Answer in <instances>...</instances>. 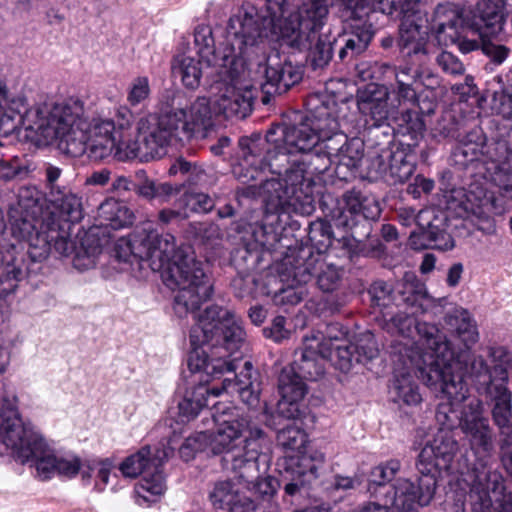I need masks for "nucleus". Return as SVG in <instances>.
Wrapping results in <instances>:
<instances>
[{
  "mask_svg": "<svg viewBox=\"0 0 512 512\" xmlns=\"http://www.w3.org/2000/svg\"><path fill=\"white\" fill-rule=\"evenodd\" d=\"M460 428L472 450L490 454L493 449L492 431L488 419L482 416V405L478 399L468 400L463 406Z\"/></svg>",
  "mask_w": 512,
  "mask_h": 512,
  "instance_id": "18",
  "label": "nucleus"
},
{
  "mask_svg": "<svg viewBox=\"0 0 512 512\" xmlns=\"http://www.w3.org/2000/svg\"><path fill=\"white\" fill-rule=\"evenodd\" d=\"M18 211L11 213L12 233L20 240L27 241L30 247V255L34 259L46 258L52 249V239L50 231L47 228L48 223H52L48 218L41 222L37 229V220L30 216H20Z\"/></svg>",
  "mask_w": 512,
  "mask_h": 512,
  "instance_id": "20",
  "label": "nucleus"
},
{
  "mask_svg": "<svg viewBox=\"0 0 512 512\" xmlns=\"http://www.w3.org/2000/svg\"><path fill=\"white\" fill-rule=\"evenodd\" d=\"M327 169V163L312 159L294 160L283 178L265 179L259 194L263 195L267 210L272 213L310 214L314 210L313 179L316 173Z\"/></svg>",
  "mask_w": 512,
  "mask_h": 512,
  "instance_id": "6",
  "label": "nucleus"
},
{
  "mask_svg": "<svg viewBox=\"0 0 512 512\" xmlns=\"http://www.w3.org/2000/svg\"><path fill=\"white\" fill-rule=\"evenodd\" d=\"M170 113L178 120L177 126L183 140L194 136L205 138L214 126L210 102L206 97L196 98L188 110L172 109Z\"/></svg>",
  "mask_w": 512,
  "mask_h": 512,
  "instance_id": "21",
  "label": "nucleus"
},
{
  "mask_svg": "<svg viewBox=\"0 0 512 512\" xmlns=\"http://www.w3.org/2000/svg\"><path fill=\"white\" fill-rule=\"evenodd\" d=\"M173 453V448L168 444H161L154 448L149 456V465L152 469L151 477L144 476L141 482L136 486V493L139 498L147 503L157 501L166 490L165 479L160 467Z\"/></svg>",
  "mask_w": 512,
  "mask_h": 512,
  "instance_id": "29",
  "label": "nucleus"
},
{
  "mask_svg": "<svg viewBox=\"0 0 512 512\" xmlns=\"http://www.w3.org/2000/svg\"><path fill=\"white\" fill-rule=\"evenodd\" d=\"M375 30L371 23H357L351 27L343 37V46L338 56L341 61H349L365 52L373 37Z\"/></svg>",
  "mask_w": 512,
  "mask_h": 512,
  "instance_id": "39",
  "label": "nucleus"
},
{
  "mask_svg": "<svg viewBox=\"0 0 512 512\" xmlns=\"http://www.w3.org/2000/svg\"><path fill=\"white\" fill-rule=\"evenodd\" d=\"M388 98V89L376 84L367 85L358 92V110L364 116L367 125L379 127L387 121Z\"/></svg>",
  "mask_w": 512,
  "mask_h": 512,
  "instance_id": "28",
  "label": "nucleus"
},
{
  "mask_svg": "<svg viewBox=\"0 0 512 512\" xmlns=\"http://www.w3.org/2000/svg\"><path fill=\"white\" fill-rule=\"evenodd\" d=\"M178 120L170 111L158 117H141L136 124V135L122 142L119 148L121 159H139L148 162L166 155L169 146L182 141Z\"/></svg>",
  "mask_w": 512,
  "mask_h": 512,
  "instance_id": "12",
  "label": "nucleus"
},
{
  "mask_svg": "<svg viewBox=\"0 0 512 512\" xmlns=\"http://www.w3.org/2000/svg\"><path fill=\"white\" fill-rule=\"evenodd\" d=\"M427 22V15L421 7L418 8L417 13H411L402 18L398 45L407 57L428 55L430 27Z\"/></svg>",
  "mask_w": 512,
  "mask_h": 512,
  "instance_id": "22",
  "label": "nucleus"
},
{
  "mask_svg": "<svg viewBox=\"0 0 512 512\" xmlns=\"http://www.w3.org/2000/svg\"><path fill=\"white\" fill-rule=\"evenodd\" d=\"M309 240L318 249H327L332 244L331 225L325 221H316L310 225Z\"/></svg>",
  "mask_w": 512,
  "mask_h": 512,
  "instance_id": "62",
  "label": "nucleus"
},
{
  "mask_svg": "<svg viewBox=\"0 0 512 512\" xmlns=\"http://www.w3.org/2000/svg\"><path fill=\"white\" fill-rule=\"evenodd\" d=\"M385 67L392 69L395 76L396 87L393 91L399 102L416 100V89L420 77L419 68L414 69L409 63L398 68L388 65H385Z\"/></svg>",
  "mask_w": 512,
  "mask_h": 512,
  "instance_id": "46",
  "label": "nucleus"
},
{
  "mask_svg": "<svg viewBox=\"0 0 512 512\" xmlns=\"http://www.w3.org/2000/svg\"><path fill=\"white\" fill-rule=\"evenodd\" d=\"M47 228L50 231L52 248H54L55 251L60 255H68L72 251V243L69 239L70 226H65L61 223H55L53 216L52 223H48Z\"/></svg>",
  "mask_w": 512,
  "mask_h": 512,
  "instance_id": "59",
  "label": "nucleus"
},
{
  "mask_svg": "<svg viewBox=\"0 0 512 512\" xmlns=\"http://www.w3.org/2000/svg\"><path fill=\"white\" fill-rule=\"evenodd\" d=\"M398 293L401 300L413 309L421 306V300L426 296V288L413 272H407L399 283Z\"/></svg>",
  "mask_w": 512,
  "mask_h": 512,
  "instance_id": "51",
  "label": "nucleus"
},
{
  "mask_svg": "<svg viewBox=\"0 0 512 512\" xmlns=\"http://www.w3.org/2000/svg\"><path fill=\"white\" fill-rule=\"evenodd\" d=\"M426 0H343L349 6H371L386 15L405 16L417 13Z\"/></svg>",
  "mask_w": 512,
  "mask_h": 512,
  "instance_id": "43",
  "label": "nucleus"
},
{
  "mask_svg": "<svg viewBox=\"0 0 512 512\" xmlns=\"http://www.w3.org/2000/svg\"><path fill=\"white\" fill-rule=\"evenodd\" d=\"M244 334L235 314L216 305L206 308L191 329L193 349L188 357L189 369L192 372L203 371L213 380L235 372L239 360L230 358L239 349Z\"/></svg>",
  "mask_w": 512,
  "mask_h": 512,
  "instance_id": "3",
  "label": "nucleus"
},
{
  "mask_svg": "<svg viewBox=\"0 0 512 512\" xmlns=\"http://www.w3.org/2000/svg\"><path fill=\"white\" fill-rule=\"evenodd\" d=\"M401 463L399 460L391 459L375 466L370 473L371 484L383 486L392 481L400 471Z\"/></svg>",
  "mask_w": 512,
  "mask_h": 512,
  "instance_id": "60",
  "label": "nucleus"
},
{
  "mask_svg": "<svg viewBox=\"0 0 512 512\" xmlns=\"http://www.w3.org/2000/svg\"><path fill=\"white\" fill-rule=\"evenodd\" d=\"M151 448L149 446L141 448L136 453L128 456L119 467V470L125 477L136 478L141 473L144 476L151 477L152 469L149 465V456Z\"/></svg>",
  "mask_w": 512,
  "mask_h": 512,
  "instance_id": "54",
  "label": "nucleus"
},
{
  "mask_svg": "<svg viewBox=\"0 0 512 512\" xmlns=\"http://www.w3.org/2000/svg\"><path fill=\"white\" fill-rule=\"evenodd\" d=\"M285 478L288 482L284 486V491L289 496L301 494L314 481V472L301 470L298 468H289L288 463L284 462Z\"/></svg>",
  "mask_w": 512,
  "mask_h": 512,
  "instance_id": "55",
  "label": "nucleus"
},
{
  "mask_svg": "<svg viewBox=\"0 0 512 512\" xmlns=\"http://www.w3.org/2000/svg\"><path fill=\"white\" fill-rule=\"evenodd\" d=\"M436 490L435 475L422 474L417 484L406 478H398L387 492L386 501L399 512H413L428 505Z\"/></svg>",
  "mask_w": 512,
  "mask_h": 512,
  "instance_id": "16",
  "label": "nucleus"
},
{
  "mask_svg": "<svg viewBox=\"0 0 512 512\" xmlns=\"http://www.w3.org/2000/svg\"><path fill=\"white\" fill-rule=\"evenodd\" d=\"M278 444L291 455H300L308 442L307 433L294 424L287 425L277 433Z\"/></svg>",
  "mask_w": 512,
  "mask_h": 512,
  "instance_id": "53",
  "label": "nucleus"
},
{
  "mask_svg": "<svg viewBox=\"0 0 512 512\" xmlns=\"http://www.w3.org/2000/svg\"><path fill=\"white\" fill-rule=\"evenodd\" d=\"M336 42L335 38L330 35L315 33V37L311 36L310 40L305 42L303 47L299 49L308 48V58L314 69L324 68L329 64L333 56V44Z\"/></svg>",
  "mask_w": 512,
  "mask_h": 512,
  "instance_id": "48",
  "label": "nucleus"
},
{
  "mask_svg": "<svg viewBox=\"0 0 512 512\" xmlns=\"http://www.w3.org/2000/svg\"><path fill=\"white\" fill-rule=\"evenodd\" d=\"M352 344L356 363L371 361L379 355V347L371 331L367 330L356 335Z\"/></svg>",
  "mask_w": 512,
  "mask_h": 512,
  "instance_id": "56",
  "label": "nucleus"
},
{
  "mask_svg": "<svg viewBox=\"0 0 512 512\" xmlns=\"http://www.w3.org/2000/svg\"><path fill=\"white\" fill-rule=\"evenodd\" d=\"M194 44L197 49V55L201 58L209 70L207 73H213L217 70L216 66L227 68L232 62L243 61L249 47H239L238 40L231 38L226 28V39L223 47L216 50L212 28L208 25H199L194 31Z\"/></svg>",
  "mask_w": 512,
  "mask_h": 512,
  "instance_id": "14",
  "label": "nucleus"
},
{
  "mask_svg": "<svg viewBox=\"0 0 512 512\" xmlns=\"http://www.w3.org/2000/svg\"><path fill=\"white\" fill-rule=\"evenodd\" d=\"M318 261V255L306 250L299 251L297 255L286 256L281 265V281L291 289L308 283L313 271H316Z\"/></svg>",
  "mask_w": 512,
  "mask_h": 512,
  "instance_id": "34",
  "label": "nucleus"
},
{
  "mask_svg": "<svg viewBox=\"0 0 512 512\" xmlns=\"http://www.w3.org/2000/svg\"><path fill=\"white\" fill-rule=\"evenodd\" d=\"M19 125L27 132L26 137L37 145L58 142L66 154L78 157L87 154L95 161L113 156L121 159L119 148L128 142L124 135L117 137L114 120L95 117L86 122L84 104L78 99L62 102H39L28 107L22 93H12L0 81V132L13 133Z\"/></svg>",
  "mask_w": 512,
  "mask_h": 512,
  "instance_id": "1",
  "label": "nucleus"
},
{
  "mask_svg": "<svg viewBox=\"0 0 512 512\" xmlns=\"http://www.w3.org/2000/svg\"><path fill=\"white\" fill-rule=\"evenodd\" d=\"M320 339L318 334H310L303 337V347L293 364L287 369H293L306 380H317L324 374V361L326 357L320 354ZM298 352H296V356Z\"/></svg>",
  "mask_w": 512,
  "mask_h": 512,
  "instance_id": "32",
  "label": "nucleus"
},
{
  "mask_svg": "<svg viewBox=\"0 0 512 512\" xmlns=\"http://www.w3.org/2000/svg\"><path fill=\"white\" fill-rule=\"evenodd\" d=\"M465 201L460 203V217L470 215L482 218L487 215L495 206V199L491 193L484 191L477 185H471L467 193L463 195Z\"/></svg>",
  "mask_w": 512,
  "mask_h": 512,
  "instance_id": "44",
  "label": "nucleus"
},
{
  "mask_svg": "<svg viewBox=\"0 0 512 512\" xmlns=\"http://www.w3.org/2000/svg\"><path fill=\"white\" fill-rule=\"evenodd\" d=\"M449 323L455 326L457 337L465 348H470L478 341V331L475 322L465 309H457L449 316Z\"/></svg>",
  "mask_w": 512,
  "mask_h": 512,
  "instance_id": "49",
  "label": "nucleus"
},
{
  "mask_svg": "<svg viewBox=\"0 0 512 512\" xmlns=\"http://www.w3.org/2000/svg\"><path fill=\"white\" fill-rule=\"evenodd\" d=\"M344 269L319 259L316 268V284L323 293H332L340 288Z\"/></svg>",
  "mask_w": 512,
  "mask_h": 512,
  "instance_id": "50",
  "label": "nucleus"
},
{
  "mask_svg": "<svg viewBox=\"0 0 512 512\" xmlns=\"http://www.w3.org/2000/svg\"><path fill=\"white\" fill-rule=\"evenodd\" d=\"M432 29L438 35L446 34L450 41H458V48L462 53H469L479 49L482 40L468 39L459 36V28H467L462 13L452 4H440L434 11Z\"/></svg>",
  "mask_w": 512,
  "mask_h": 512,
  "instance_id": "23",
  "label": "nucleus"
},
{
  "mask_svg": "<svg viewBox=\"0 0 512 512\" xmlns=\"http://www.w3.org/2000/svg\"><path fill=\"white\" fill-rule=\"evenodd\" d=\"M414 314V311L410 313L399 311L389 319H385L382 324L383 329L389 334L412 341L411 344L406 343L403 347H394L404 368L416 370V364L411 361V355L417 356L418 354L425 357L427 368L432 366L433 362L451 360L454 357V352L446 336L435 325L418 322Z\"/></svg>",
  "mask_w": 512,
  "mask_h": 512,
  "instance_id": "9",
  "label": "nucleus"
},
{
  "mask_svg": "<svg viewBox=\"0 0 512 512\" xmlns=\"http://www.w3.org/2000/svg\"><path fill=\"white\" fill-rule=\"evenodd\" d=\"M411 361L416 364L418 377L423 383L435 392H440L447 400L438 405L436 421L439 429L460 427L461 412L467 404L468 387L464 382V370L462 364L454 357L443 362H433L432 366L426 367L425 357L411 355Z\"/></svg>",
  "mask_w": 512,
  "mask_h": 512,
  "instance_id": "8",
  "label": "nucleus"
},
{
  "mask_svg": "<svg viewBox=\"0 0 512 512\" xmlns=\"http://www.w3.org/2000/svg\"><path fill=\"white\" fill-rule=\"evenodd\" d=\"M325 461V455L321 451L314 450L310 453H306L304 449L300 455H287L285 457V463H288L289 468L301 469L314 472V479L317 478V469Z\"/></svg>",
  "mask_w": 512,
  "mask_h": 512,
  "instance_id": "57",
  "label": "nucleus"
},
{
  "mask_svg": "<svg viewBox=\"0 0 512 512\" xmlns=\"http://www.w3.org/2000/svg\"><path fill=\"white\" fill-rule=\"evenodd\" d=\"M211 413L215 431H204L209 450L215 454L226 453L233 472L247 480L258 473V458L267 441L264 430L252 425L250 419L233 406L213 404Z\"/></svg>",
  "mask_w": 512,
  "mask_h": 512,
  "instance_id": "4",
  "label": "nucleus"
},
{
  "mask_svg": "<svg viewBox=\"0 0 512 512\" xmlns=\"http://www.w3.org/2000/svg\"><path fill=\"white\" fill-rule=\"evenodd\" d=\"M469 482L473 491L485 497L490 493L500 495L504 489L501 473L483 461L474 464L469 472Z\"/></svg>",
  "mask_w": 512,
  "mask_h": 512,
  "instance_id": "40",
  "label": "nucleus"
},
{
  "mask_svg": "<svg viewBox=\"0 0 512 512\" xmlns=\"http://www.w3.org/2000/svg\"><path fill=\"white\" fill-rule=\"evenodd\" d=\"M267 144L271 145L267 138L263 140L259 135L242 137L239 140V159L233 167V174L243 184L254 188L257 184L251 182L259 181V187L265 182L263 174L270 168L269 161L272 159L271 151H267Z\"/></svg>",
  "mask_w": 512,
  "mask_h": 512,
  "instance_id": "15",
  "label": "nucleus"
},
{
  "mask_svg": "<svg viewBox=\"0 0 512 512\" xmlns=\"http://www.w3.org/2000/svg\"><path fill=\"white\" fill-rule=\"evenodd\" d=\"M150 81L147 76L135 77L127 87L126 101L131 107L144 104L150 96Z\"/></svg>",
  "mask_w": 512,
  "mask_h": 512,
  "instance_id": "58",
  "label": "nucleus"
},
{
  "mask_svg": "<svg viewBox=\"0 0 512 512\" xmlns=\"http://www.w3.org/2000/svg\"><path fill=\"white\" fill-rule=\"evenodd\" d=\"M98 218L102 224L113 229H120L133 223L134 213L122 202L109 198L100 204Z\"/></svg>",
  "mask_w": 512,
  "mask_h": 512,
  "instance_id": "45",
  "label": "nucleus"
},
{
  "mask_svg": "<svg viewBox=\"0 0 512 512\" xmlns=\"http://www.w3.org/2000/svg\"><path fill=\"white\" fill-rule=\"evenodd\" d=\"M180 203L185 206L186 211L193 212H208L214 206L212 198L201 192H186L181 197Z\"/></svg>",
  "mask_w": 512,
  "mask_h": 512,
  "instance_id": "63",
  "label": "nucleus"
},
{
  "mask_svg": "<svg viewBox=\"0 0 512 512\" xmlns=\"http://www.w3.org/2000/svg\"><path fill=\"white\" fill-rule=\"evenodd\" d=\"M50 198L55 210L47 217L50 221L53 216L55 223H61L65 226L81 221L84 216V209L80 195L63 187V190L54 189Z\"/></svg>",
  "mask_w": 512,
  "mask_h": 512,
  "instance_id": "37",
  "label": "nucleus"
},
{
  "mask_svg": "<svg viewBox=\"0 0 512 512\" xmlns=\"http://www.w3.org/2000/svg\"><path fill=\"white\" fill-rule=\"evenodd\" d=\"M488 393L493 397L495 405L492 411L495 424L502 436V447L512 446V397L505 384L490 381Z\"/></svg>",
  "mask_w": 512,
  "mask_h": 512,
  "instance_id": "35",
  "label": "nucleus"
},
{
  "mask_svg": "<svg viewBox=\"0 0 512 512\" xmlns=\"http://www.w3.org/2000/svg\"><path fill=\"white\" fill-rule=\"evenodd\" d=\"M412 158L403 149H383L372 160L371 165L379 175L389 177L394 183H403L414 173L415 165Z\"/></svg>",
  "mask_w": 512,
  "mask_h": 512,
  "instance_id": "30",
  "label": "nucleus"
},
{
  "mask_svg": "<svg viewBox=\"0 0 512 512\" xmlns=\"http://www.w3.org/2000/svg\"><path fill=\"white\" fill-rule=\"evenodd\" d=\"M479 163L486 170V177L499 188L510 175L509 151L505 141H487L481 145Z\"/></svg>",
  "mask_w": 512,
  "mask_h": 512,
  "instance_id": "33",
  "label": "nucleus"
},
{
  "mask_svg": "<svg viewBox=\"0 0 512 512\" xmlns=\"http://www.w3.org/2000/svg\"><path fill=\"white\" fill-rule=\"evenodd\" d=\"M460 428L472 450L490 454L493 449L492 431L488 419L482 416V405L478 399L468 400L463 406Z\"/></svg>",
  "mask_w": 512,
  "mask_h": 512,
  "instance_id": "19",
  "label": "nucleus"
},
{
  "mask_svg": "<svg viewBox=\"0 0 512 512\" xmlns=\"http://www.w3.org/2000/svg\"><path fill=\"white\" fill-rule=\"evenodd\" d=\"M205 62L199 58L196 59L190 55H177L172 62V72L179 77L182 84L191 90L197 89L201 84V79L205 75L207 83V72Z\"/></svg>",
  "mask_w": 512,
  "mask_h": 512,
  "instance_id": "41",
  "label": "nucleus"
},
{
  "mask_svg": "<svg viewBox=\"0 0 512 512\" xmlns=\"http://www.w3.org/2000/svg\"><path fill=\"white\" fill-rule=\"evenodd\" d=\"M115 253L121 261L127 262L131 256L146 261L153 271H160L167 265L162 280L168 288L177 291L176 305L186 311H196L213 293V284L203 263L189 248L176 249L175 237L170 233L159 234L155 229L144 228L133 241L120 238L115 244Z\"/></svg>",
  "mask_w": 512,
  "mask_h": 512,
  "instance_id": "2",
  "label": "nucleus"
},
{
  "mask_svg": "<svg viewBox=\"0 0 512 512\" xmlns=\"http://www.w3.org/2000/svg\"><path fill=\"white\" fill-rule=\"evenodd\" d=\"M330 6L329 0H302L297 12H294V22L299 25L301 32V47L323 28Z\"/></svg>",
  "mask_w": 512,
  "mask_h": 512,
  "instance_id": "31",
  "label": "nucleus"
},
{
  "mask_svg": "<svg viewBox=\"0 0 512 512\" xmlns=\"http://www.w3.org/2000/svg\"><path fill=\"white\" fill-rule=\"evenodd\" d=\"M0 438L16 460L35 466L37 476L42 480L55 475L57 456L44 439L32 427L21 420L16 398H3L0 406Z\"/></svg>",
  "mask_w": 512,
  "mask_h": 512,
  "instance_id": "7",
  "label": "nucleus"
},
{
  "mask_svg": "<svg viewBox=\"0 0 512 512\" xmlns=\"http://www.w3.org/2000/svg\"><path fill=\"white\" fill-rule=\"evenodd\" d=\"M309 114L298 124L292 126L279 125L267 133V141L279 154H300L303 159L319 160L316 153L321 141L320 131L324 128V116L333 109V99L319 95L310 96L307 100Z\"/></svg>",
  "mask_w": 512,
  "mask_h": 512,
  "instance_id": "10",
  "label": "nucleus"
},
{
  "mask_svg": "<svg viewBox=\"0 0 512 512\" xmlns=\"http://www.w3.org/2000/svg\"><path fill=\"white\" fill-rule=\"evenodd\" d=\"M265 76L266 86L274 88L273 93L283 94L302 79V72L286 59L282 61L275 53L267 57Z\"/></svg>",
  "mask_w": 512,
  "mask_h": 512,
  "instance_id": "36",
  "label": "nucleus"
},
{
  "mask_svg": "<svg viewBox=\"0 0 512 512\" xmlns=\"http://www.w3.org/2000/svg\"><path fill=\"white\" fill-rule=\"evenodd\" d=\"M224 392L237 393L241 401L249 407L258 406L261 393L260 375L250 361L244 362L242 370L234 379L225 378L219 387L209 388L201 384L187 392L178 404L179 413L187 420L193 419L201 409L209 405L210 396L218 397Z\"/></svg>",
  "mask_w": 512,
  "mask_h": 512,
  "instance_id": "13",
  "label": "nucleus"
},
{
  "mask_svg": "<svg viewBox=\"0 0 512 512\" xmlns=\"http://www.w3.org/2000/svg\"><path fill=\"white\" fill-rule=\"evenodd\" d=\"M280 400L278 401V413L287 419H298L304 411L302 401L307 392L304 379L295 370L284 368L278 380Z\"/></svg>",
  "mask_w": 512,
  "mask_h": 512,
  "instance_id": "26",
  "label": "nucleus"
},
{
  "mask_svg": "<svg viewBox=\"0 0 512 512\" xmlns=\"http://www.w3.org/2000/svg\"><path fill=\"white\" fill-rule=\"evenodd\" d=\"M209 497L214 508L223 512H254L255 510L253 501L241 495L238 488L229 480L217 482Z\"/></svg>",
  "mask_w": 512,
  "mask_h": 512,
  "instance_id": "38",
  "label": "nucleus"
},
{
  "mask_svg": "<svg viewBox=\"0 0 512 512\" xmlns=\"http://www.w3.org/2000/svg\"><path fill=\"white\" fill-rule=\"evenodd\" d=\"M379 215L380 207L374 199L363 197L360 192L348 191L338 201L332 217L338 225L352 228L360 218L375 220Z\"/></svg>",
  "mask_w": 512,
  "mask_h": 512,
  "instance_id": "25",
  "label": "nucleus"
},
{
  "mask_svg": "<svg viewBox=\"0 0 512 512\" xmlns=\"http://www.w3.org/2000/svg\"><path fill=\"white\" fill-rule=\"evenodd\" d=\"M393 402L406 406H416L421 403L422 397L418 386L407 371L396 375L389 390Z\"/></svg>",
  "mask_w": 512,
  "mask_h": 512,
  "instance_id": "47",
  "label": "nucleus"
},
{
  "mask_svg": "<svg viewBox=\"0 0 512 512\" xmlns=\"http://www.w3.org/2000/svg\"><path fill=\"white\" fill-rule=\"evenodd\" d=\"M484 142L485 135L481 129L470 131L453 150L451 160L460 168H465L473 162H479L481 157L480 148Z\"/></svg>",
  "mask_w": 512,
  "mask_h": 512,
  "instance_id": "42",
  "label": "nucleus"
},
{
  "mask_svg": "<svg viewBox=\"0 0 512 512\" xmlns=\"http://www.w3.org/2000/svg\"><path fill=\"white\" fill-rule=\"evenodd\" d=\"M228 32L240 48H253L270 36L290 47H301L299 25L287 0H265L261 15L253 5L243 6L229 19Z\"/></svg>",
  "mask_w": 512,
  "mask_h": 512,
  "instance_id": "5",
  "label": "nucleus"
},
{
  "mask_svg": "<svg viewBox=\"0 0 512 512\" xmlns=\"http://www.w3.org/2000/svg\"><path fill=\"white\" fill-rule=\"evenodd\" d=\"M205 450H209L207 438L205 432L200 431L186 438L179 449V453L185 461H189L194 458L197 452Z\"/></svg>",
  "mask_w": 512,
  "mask_h": 512,
  "instance_id": "64",
  "label": "nucleus"
},
{
  "mask_svg": "<svg viewBox=\"0 0 512 512\" xmlns=\"http://www.w3.org/2000/svg\"><path fill=\"white\" fill-rule=\"evenodd\" d=\"M207 73V88L213 95L218 113L226 118L247 117L252 112L254 91L245 69V61L232 62L227 68Z\"/></svg>",
  "mask_w": 512,
  "mask_h": 512,
  "instance_id": "11",
  "label": "nucleus"
},
{
  "mask_svg": "<svg viewBox=\"0 0 512 512\" xmlns=\"http://www.w3.org/2000/svg\"><path fill=\"white\" fill-rule=\"evenodd\" d=\"M320 354L326 357L339 370L348 372L354 363H356V355L351 341L347 340L341 343H335L330 349L324 347L320 349Z\"/></svg>",
  "mask_w": 512,
  "mask_h": 512,
  "instance_id": "52",
  "label": "nucleus"
},
{
  "mask_svg": "<svg viewBox=\"0 0 512 512\" xmlns=\"http://www.w3.org/2000/svg\"><path fill=\"white\" fill-rule=\"evenodd\" d=\"M330 113L324 116V128L320 131L321 141L317 146L316 153H320V159L315 160L316 163H327V168L342 152L348 139L347 136L340 132V120L337 116L338 106L333 99V109H329Z\"/></svg>",
  "mask_w": 512,
  "mask_h": 512,
  "instance_id": "27",
  "label": "nucleus"
},
{
  "mask_svg": "<svg viewBox=\"0 0 512 512\" xmlns=\"http://www.w3.org/2000/svg\"><path fill=\"white\" fill-rule=\"evenodd\" d=\"M458 451L459 444L454 432L438 429L433 439L422 448L417 469L421 474L428 475H434L436 470H449Z\"/></svg>",
  "mask_w": 512,
  "mask_h": 512,
  "instance_id": "17",
  "label": "nucleus"
},
{
  "mask_svg": "<svg viewBox=\"0 0 512 512\" xmlns=\"http://www.w3.org/2000/svg\"><path fill=\"white\" fill-rule=\"evenodd\" d=\"M465 25L478 37L498 34L505 23L504 0H479L471 11V17H464Z\"/></svg>",
  "mask_w": 512,
  "mask_h": 512,
  "instance_id": "24",
  "label": "nucleus"
},
{
  "mask_svg": "<svg viewBox=\"0 0 512 512\" xmlns=\"http://www.w3.org/2000/svg\"><path fill=\"white\" fill-rule=\"evenodd\" d=\"M363 158L362 144L360 141L353 139L348 140L342 152L336 158L335 163L346 166L349 169L356 168Z\"/></svg>",
  "mask_w": 512,
  "mask_h": 512,
  "instance_id": "61",
  "label": "nucleus"
}]
</instances>
